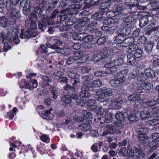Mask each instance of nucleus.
Here are the masks:
<instances>
[{
  "label": "nucleus",
  "instance_id": "obj_1",
  "mask_svg": "<svg viewBox=\"0 0 159 159\" xmlns=\"http://www.w3.org/2000/svg\"><path fill=\"white\" fill-rule=\"evenodd\" d=\"M93 79L94 76L92 74H89L82 78L83 85L81 88V91L80 92L81 97H85L87 98L90 97V93L87 91L92 92L94 90L93 87L92 86V81Z\"/></svg>",
  "mask_w": 159,
  "mask_h": 159
},
{
  "label": "nucleus",
  "instance_id": "obj_2",
  "mask_svg": "<svg viewBox=\"0 0 159 159\" xmlns=\"http://www.w3.org/2000/svg\"><path fill=\"white\" fill-rule=\"evenodd\" d=\"M100 23L97 21H91L87 25L85 29L86 33L91 34L94 41L97 42L96 37H98L101 35V33L99 31L97 30L101 27Z\"/></svg>",
  "mask_w": 159,
  "mask_h": 159
},
{
  "label": "nucleus",
  "instance_id": "obj_3",
  "mask_svg": "<svg viewBox=\"0 0 159 159\" xmlns=\"http://www.w3.org/2000/svg\"><path fill=\"white\" fill-rule=\"evenodd\" d=\"M129 71L128 69H125L117 72L114 75V78L116 79L111 80L110 83L113 86H120L126 81V76Z\"/></svg>",
  "mask_w": 159,
  "mask_h": 159
},
{
  "label": "nucleus",
  "instance_id": "obj_4",
  "mask_svg": "<svg viewBox=\"0 0 159 159\" xmlns=\"http://www.w3.org/2000/svg\"><path fill=\"white\" fill-rule=\"evenodd\" d=\"M62 44L61 42L59 39L55 37H51L49 40L46 43V46L49 48L56 50L57 53L62 54L65 53L66 51V48H61L58 46Z\"/></svg>",
  "mask_w": 159,
  "mask_h": 159
},
{
  "label": "nucleus",
  "instance_id": "obj_5",
  "mask_svg": "<svg viewBox=\"0 0 159 159\" xmlns=\"http://www.w3.org/2000/svg\"><path fill=\"white\" fill-rule=\"evenodd\" d=\"M158 107H155L153 108H149L148 110H144L141 112L140 117L141 119L145 120L150 117L156 119L159 116Z\"/></svg>",
  "mask_w": 159,
  "mask_h": 159
},
{
  "label": "nucleus",
  "instance_id": "obj_6",
  "mask_svg": "<svg viewBox=\"0 0 159 159\" xmlns=\"http://www.w3.org/2000/svg\"><path fill=\"white\" fill-rule=\"evenodd\" d=\"M27 2L23 3L22 5H20L23 7V13L24 15L27 16H29L28 17L29 19H34L37 17V15L35 12L34 7L30 6Z\"/></svg>",
  "mask_w": 159,
  "mask_h": 159
},
{
  "label": "nucleus",
  "instance_id": "obj_7",
  "mask_svg": "<svg viewBox=\"0 0 159 159\" xmlns=\"http://www.w3.org/2000/svg\"><path fill=\"white\" fill-rule=\"evenodd\" d=\"M39 16L41 17V20L38 22V26L42 31H44V29L46 27L47 25H52L55 23L54 20L51 18L50 16H48L44 14H43L42 16Z\"/></svg>",
  "mask_w": 159,
  "mask_h": 159
},
{
  "label": "nucleus",
  "instance_id": "obj_8",
  "mask_svg": "<svg viewBox=\"0 0 159 159\" xmlns=\"http://www.w3.org/2000/svg\"><path fill=\"white\" fill-rule=\"evenodd\" d=\"M107 102L103 104V106L100 107V116L102 117H105V121L106 123L110 122L113 119L112 115L111 113L107 111Z\"/></svg>",
  "mask_w": 159,
  "mask_h": 159
},
{
  "label": "nucleus",
  "instance_id": "obj_9",
  "mask_svg": "<svg viewBox=\"0 0 159 159\" xmlns=\"http://www.w3.org/2000/svg\"><path fill=\"white\" fill-rule=\"evenodd\" d=\"M37 110L39 115L44 119L51 120L54 117V115L53 114L51 113V110H52L51 108L49 110H47L44 111L43 107L42 106H39L37 107Z\"/></svg>",
  "mask_w": 159,
  "mask_h": 159
},
{
  "label": "nucleus",
  "instance_id": "obj_10",
  "mask_svg": "<svg viewBox=\"0 0 159 159\" xmlns=\"http://www.w3.org/2000/svg\"><path fill=\"white\" fill-rule=\"evenodd\" d=\"M74 82L73 83L72 86L69 84H66L63 88L64 90L66 93L68 94V93H73L75 92L76 89H79L80 87V83L79 81L74 80Z\"/></svg>",
  "mask_w": 159,
  "mask_h": 159
},
{
  "label": "nucleus",
  "instance_id": "obj_11",
  "mask_svg": "<svg viewBox=\"0 0 159 159\" xmlns=\"http://www.w3.org/2000/svg\"><path fill=\"white\" fill-rule=\"evenodd\" d=\"M106 48L101 49L98 52L95 51L93 52V60L94 61H98L102 59H105L106 61V56L104 52L106 51Z\"/></svg>",
  "mask_w": 159,
  "mask_h": 159
},
{
  "label": "nucleus",
  "instance_id": "obj_12",
  "mask_svg": "<svg viewBox=\"0 0 159 159\" xmlns=\"http://www.w3.org/2000/svg\"><path fill=\"white\" fill-rule=\"evenodd\" d=\"M38 33L33 30H30L24 31V30H21V33L19 37L21 39H29L34 38L37 36Z\"/></svg>",
  "mask_w": 159,
  "mask_h": 159
},
{
  "label": "nucleus",
  "instance_id": "obj_13",
  "mask_svg": "<svg viewBox=\"0 0 159 159\" xmlns=\"http://www.w3.org/2000/svg\"><path fill=\"white\" fill-rule=\"evenodd\" d=\"M82 4H73L70 5L66 9L67 14L70 15L77 14L78 13V9L81 8Z\"/></svg>",
  "mask_w": 159,
  "mask_h": 159
},
{
  "label": "nucleus",
  "instance_id": "obj_14",
  "mask_svg": "<svg viewBox=\"0 0 159 159\" xmlns=\"http://www.w3.org/2000/svg\"><path fill=\"white\" fill-rule=\"evenodd\" d=\"M74 54L76 56L78 64L84 63L88 60L89 56L86 54H83V52L77 50L74 52Z\"/></svg>",
  "mask_w": 159,
  "mask_h": 159
},
{
  "label": "nucleus",
  "instance_id": "obj_15",
  "mask_svg": "<svg viewBox=\"0 0 159 159\" xmlns=\"http://www.w3.org/2000/svg\"><path fill=\"white\" fill-rule=\"evenodd\" d=\"M112 10L114 13L116 15L121 14L122 16L127 15L126 13L125 12L126 9L123 5L116 4L113 7Z\"/></svg>",
  "mask_w": 159,
  "mask_h": 159
},
{
  "label": "nucleus",
  "instance_id": "obj_16",
  "mask_svg": "<svg viewBox=\"0 0 159 159\" xmlns=\"http://www.w3.org/2000/svg\"><path fill=\"white\" fill-rule=\"evenodd\" d=\"M152 146L150 151L152 152L156 149L159 147V133L157 132L153 133L152 135Z\"/></svg>",
  "mask_w": 159,
  "mask_h": 159
},
{
  "label": "nucleus",
  "instance_id": "obj_17",
  "mask_svg": "<svg viewBox=\"0 0 159 159\" xmlns=\"http://www.w3.org/2000/svg\"><path fill=\"white\" fill-rule=\"evenodd\" d=\"M118 48L116 47H112L110 50L109 53H107L106 54V61L108 62L110 61V60L111 59L114 60L117 55Z\"/></svg>",
  "mask_w": 159,
  "mask_h": 159
},
{
  "label": "nucleus",
  "instance_id": "obj_18",
  "mask_svg": "<svg viewBox=\"0 0 159 159\" xmlns=\"http://www.w3.org/2000/svg\"><path fill=\"white\" fill-rule=\"evenodd\" d=\"M46 4L45 1L43 0H40L39 4L36 7H34L35 12H36L37 16H41L43 14L45 8V4Z\"/></svg>",
  "mask_w": 159,
  "mask_h": 159
},
{
  "label": "nucleus",
  "instance_id": "obj_19",
  "mask_svg": "<svg viewBox=\"0 0 159 159\" xmlns=\"http://www.w3.org/2000/svg\"><path fill=\"white\" fill-rule=\"evenodd\" d=\"M24 85H20L21 88L28 89H32L34 88H36L37 87V81L36 80H31L30 84L28 82H26L25 80H23Z\"/></svg>",
  "mask_w": 159,
  "mask_h": 159
},
{
  "label": "nucleus",
  "instance_id": "obj_20",
  "mask_svg": "<svg viewBox=\"0 0 159 159\" xmlns=\"http://www.w3.org/2000/svg\"><path fill=\"white\" fill-rule=\"evenodd\" d=\"M79 94H80V93ZM68 95L70 96V98L75 101V102L78 105L81 106H83L85 104L86 102L81 99V98L83 97L81 96L80 94V97H79L76 94L75 92H74V93H68Z\"/></svg>",
  "mask_w": 159,
  "mask_h": 159
},
{
  "label": "nucleus",
  "instance_id": "obj_21",
  "mask_svg": "<svg viewBox=\"0 0 159 159\" xmlns=\"http://www.w3.org/2000/svg\"><path fill=\"white\" fill-rule=\"evenodd\" d=\"M129 111L126 110L123 112H118L115 115V116L116 119L118 120L124 121L125 119L127 118Z\"/></svg>",
  "mask_w": 159,
  "mask_h": 159
},
{
  "label": "nucleus",
  "instance_id": "obj_22",
  "mask_svg": "<svg viewBox=\"0 0 159 159\" xmlns=\"http://www.w3.org/2000/svg\"><path fill=\"white\" fill-rule=\"evenodd\" d=\"M68 96H64L61 98L60 102L61 104L66 107H70L72 103L71 98Z\"/></svg>",
  "mask_w": 159,
  "mask_h": 159
},
{
  "label": "nucleus",
  "instance_id": "obj_23",
  "mask_svg": "<svg viewBox=\"0 0 159 159\" xmlns=\"http://www.w3.org/2000/svg\"><path fill=\"white\" fill-rule=\"evenodd\" d=\"M148 129L142 123L139 124L136 129V132L138 134H145L148 132Z\"/></svg>",
  "mask_w": 159,
  "mask_h": 159
},
{
  "label": "nucleus",
  "instance_id": "obj_24",
  "mask_svg": "<svg viewBox=\"0 0 159 159\" xmlns=\"http://www.w3.org/2000/svg\"><path fill=\"white\" fill-rule=\"evenodd\" d=\"M84 123L82 125H79L81 127V129L84 131L86 132L90 131L91 128V125L92 123L91 120H88L86 121H84Z\"/></svg>",
  "mask_w": 159,
  "mask_h": 159
},
{
  "label": "nucleus",
  "instance_id": "obj_25",
  "mask_svg": "<svg viewBox=\"0 0 159 159\" xmlns=\"http://www.w3.org/2000/svg\"><path fill=\"white\" fill-rule=\"evenodd\" d=\"M133 30L132 25L130 24H128L125 28L121 30L120 33L124 36L127 35H129Z\"/></svg>",
  "mask_w": 159,
  "mask_h": 159
},
{
  "label": "nucleus",
  "instance_id": "obj_26",
  "mask_svg": "<svg viewBox=\"0 0 159 159\" xmlns=\"http://www.w3.org/2000/svg\"><path fill=\"white\" fill-rule=\"evenodd\" d=\"M128 99L129 101L135 102L139 103V101H141V98L140 95L134 93L130 95L128 97Z\"/></svg>",
  "mask_w": 159,
  "mask_h": 159
},
{
  "label": "nucleus",
  "instance_id": "obj_27",
  "mask_svg": "<svg viewBox=\"0 0 159 159\" xmlns=\"http://www.w3.org/2000/svg\"><path fill=\"white\" fill-rule=\"evenodd\" d=\"M129 114H128L127 118L126 119H128L130 121L134 122L137 121L139 118L138 116L136 115L138 113L134 112V111H129Z\"/></svg>",
  "mask_w": 159,
  "mask_h": 159
},
{
  "label": "nucleus",
  "instance_id": "obj_28",
  "mask_svg": "<svg viewBox=\"0 0 159 159\" xmlns=\"http://www.w3.org/2000/svg\"><path fill=\"white\" fill-rule=\"evenodd\" d=\"M49 89L55 100L57 99L58 95V89L53 85H49Z\"/></svg>",
  "mask_w": 159,
  "mask_h": 159
},
{
  "label": "nucleus",
  "instance_id": "obj_29",
  "mask_svg": "<svg viewBox=\"0 0 159 159\" xmlns=\"http://www.w3.org/2000/svg\"><path fill=\"white\" fill-rule=\"evenodd\" d=\"M134 41V39L133 37L125 38L121 46L124 47H127L133 44Z\"/></svg>",
  "mask_w": 159,
  "mask_h": 159
},
{
  "label": "nucleus",
  "instance_id": "obj_30",
  "mask_svg": "<svg viewBox=\"0 0 159 159\" xmlns=\"http://www.w3.org/2000/svg\"><path fill=\"white\" fill-rule=\"evenodd\" d=\"M106 62L107 63L105 65V67L108 68L107 70L109 72L111 73H114L117 71L118 70L117 67L114 66H111V64L112 63H111L110 61L108 62L106 61Z\"/></svg>",
  "mask_w": 159,
  "mask_h": 159
},
{
  "label": "nucleus",
  "instance_id": "obj_31",
  "mask_svg": "<svg viewBox=\"0 0 159 159\" xmlns=\"http://www.w3.org/2000/svg\"><path fill=\"white\" fill-rule=\"evenodd\" d=\"M124 36V35L121 34V33H120V34H118V35L114 38V43L116 44L120 43L121 45L125 38Z\"/></svg>",
  "mask_w": 159,
  "mask_h": 159
},
{
  "label": "nucleus",
  "instance_id": "obj_32",
  "mask_svg": "<svg viewBox=\"0 0 159 159\" xmlns=\"http://www.w3.org/2000/svg\"><path fill=\"white\" fill-rule=\"evenodd\" d=\"M143 105L145 108H152L156 107L155 106L157 105V103L154 100H150L143 102Z\"/></svg>",
  "mask_w": 159,
  "mask_h": 159
},
{
  "label": "nucleus",
  "instance_id": "obj_33",
  "mask_svg": "<svg viewBox=\"0 0 159 159\" xmlns=\"http://www.w3.org/2000/svg\"><path fill=\"white\" fill-rule=\"evenodd\" d=\"M65 12L64 10L60 11L58 9H56L53 11L50 16L53 20L56 17H59L60 14H63Z\"/></svg>",
  "mask_w": 159,
  "mask_h": 159
},
{
  "label": "nucleus",
  "instance_id": "obj_34",
  "mask_svg": "<svg viewBox=\"0 0 159 159\" xmlns=\"http://www.w3.org/2000/svg\"><path fill=\"white\" fill-rule=\"evenodd\" d=\"M148 22V17L146 15L142 16L139 19V26L141 28L147 25Z\"/></svg>",
  "mask_w": 159,
  "mask_h": 159
},
{
  "label": "nucleus",
  "instance_id": "obj_35",
  "mask_svg": "<svg viewBox=\"0 0 159 159\" xmlns=\"http://www.w3.org/2000/svg\"><path fill=\"white\" fill-rule=\"evenodd\" d=\"M82 115L84 119L86 121L88 120H91L93 118L92 114L85 110H83L82 111Z\"/></svg>",
  "mask_w": 159,
  "mask_h": 159
},
{
  "label": "nucleus",
  "instance_id": "obj_36",
  "mask_svg": "<svg viewBox=\"0 0 159 159\" xmlns=\"http://www.w3.org/2000/svg\"><path fill=\"white\" fill-rule=\"evenodd\" d=\"M16 5H13L12 4L11 1L10 0H6L4 3V5L7 11H9L12 9L16 7Z\"/></svg>",
  "mask_w": 159,
  "mask_h": 159
},
{
  "label": "nucleus",
  "instance_id": "obj_37",
  "mask_svg": "<svg viewBox=\"0 0 159 159\" xmlns=\"http://www.w3.org/2000/svg\"><path fill=\"white\" fill-rule=\"evenodd\" d=\"M101 94L105 97L111 96L113 94L112 91L110 89L102 88L101 90Z\"/></svg>",
  "mask_w": 159,
  "mask_h": 159
},
{
  "label": "nucleus",
  "instance_id": "obj_38",
  "mask_svg": "<svg viewBox=\"0 0 159 159\" xmlns=\"http://www.w3.org/2000/svg\"><path fill=\"white\" fill-rule=\"evenodd\" d=\"M124 129L123 124L120 123H118L116 125V129H114L113 133L116 134H120L123 131Z\"/></svg>",
  "mask_w": 159,
  "mask_h": 159
},
{
  "label": "nucleus",
  "instance_id": "obj_39",
  "mask_svg": "<svg viewBox=\"0 0 159 159\" xmlns=\"http://www.w3.org/2000/svg\"><path fill=\"white\" fill-rule=\"evenodd\" d=\"M144 72H145L146 76L148 78H152L156 75L155 72L150 68H146L144 70Z\"/></svg>",
  "mask_w": 159,
  "mask_h": 159
},
{
  "label": "nucleus",
  "instance_id": "obj_40",
  "mask_svg": "<svg viewBox=\"0 0 159 159\" xmlns=\"http://www.w3.org/2000/svg\"><path fill=\"white\" fill-rule=\"evenodd\" d=\"M127 63L129 65H132L135 63L136 61V57L133 54L129 53L127 55Z\"/></svg>",
  "mask_w": 159,
  "mask_h": 159
},
{
  "label": "nucleus",
  "instance_id": "obj_41",
  "mask_svg": "<svg viewBox=\"0 0 159 159\" xmlns=\"http://www.w3.org/2000/svg\"><path fill=\"white\" fill-rule=\"evenodd\" d=\"M86 33L85 32L74 34L72 35V38L75 40L83 41L84 34H86Z\"/></svg>",
  "mask_w": 159,
  "mask_h": 159
},
{
  "label": "nucleus",
  "instance_id": "obj_42",
  "mask_svg": "<svg viewBox=\"0 0 159 159\" xmlns=\"http://www.w3.org/2000/svg\"><path fill=\"white\" fill-rule=\"evenodd\" d=\"M107 130L104 131L103 133V135H106L108 134H113L114 133V128L113 126L109 124L106 126Z\"/></svg>",
  "mask_w": 159,
  "mask_h": 159
},
{
  "label": "nucleus",
  "instance_id": "obj_43",
  "mask_svg": "<svg viewBox=\"0 0 159 159\" xmlns=\"http://www.w3.org/2000/svg\"><path fill=\"white\" fill-rule=\"evenodd\" d=\"M114 59L113 60L112 59H110V62L111 63L114 64V65L116 66L120 65L123 62V59L121 57L118 58L116 56Z\"/></svg>",
  "mask_w": 159,
  "mask_h": 159
},
{
  "label": "nucleus",
  "instance_id": "obj_44",
  "mask_svg": "<svg viewBox=\"0 0 159 159\" xmlns=\"http://www.w3.org/2000/svg\"><path fill=\"white\" fill-rule=\"evenodd\" d=\"M43 81L42 83V86L45 87L49 86L48 82H51V80L46 75H43L41 77Z\"/></svg>",
  "mask_w": 159,
  "mask_h": 159
},
{
  "label": "nucleus",
  "instance_id": "obj_45",
  "mask_svg": "<svg viewBox=\"0 0 159 159\" xmlns=\"http://www.w3.org/2000/svg\"><path fill=\"white\" fill-rule=\"evenodd\" d=\"M10 11V16L11 18L12 19H16L18 17L19 11L16 9V7L12 9Z\"/></svg>",
  "mask_w": 159,
  "mask_h": 159
},
{
  "label": "nucleus",
  "instance_id": "obj_46",
  "mask_svg": "<svg viewBox=\"0 0 159 159\" xmlns=\"http://www.w3.org/2000/svg\"><path fill=\"white\" fill-rule=\"evenodd\" d=\"M87 28V26L84 27L82 26L80 23H79L75 25L74 26V28L75 29L76 31L79 33L82 32H85V29Z\"/></svg>",
  "mask_w": 159,
  "mask_h": 159
},
{
  "label": "nucleus",
  "instance_id": "obj_47",
  "mask_svg": "<svg viewBox=\"0 0 159 159\" xmlns=\"http://www.w3.org/2000/svg\"><path fill=\"white\" fill-rule=\"evenodd\" d=\"M83 41L86 43L91 42L92 41H94V40L91 34L86 33V34H84V37Z\"/></svg>",
  "mask_w": 159,
  "mask_h": 159
},
{
  "label": "nucleus",
  "instance_id": "obj_48",
  "mask_svg": "<svg viewBox=\"0 0 159 159\" xmlns=\"http://www.w3.org/2000/svg\"><path fill=\"white\" fill-rule=\"evenodd\" d=\"M9 24V21L8 19L4 16L0 17V24L3 27H6Z\"/></svg>",
  "mask_w": 159,
  "mask_h": 159
},
{
  "label": "nucleus",
  "instance_id": "obj_49",
  "mask_svg": "<svg viewBox=\"0 0 159 159\" xmlns=\"http://www.w3.org/2000/svg\"><path fill=\"white\" fill-rule=\"evenodd\" d=\"M153 46V42L151 41H149L147 42V43L146 44L144 49L147 52H150L152 50Z\"/></svg>",
  "mask_w": 159,
  "mask_h": 159
},
{
  "label": "nucleus",
  "instance_id": "obj_50",
  "mask_svg": "<svg viewBox=\"0 0 159 159\" xmlns=\"http://www.w3.org/2000/svg\"><path fill=\"white\" fill-rule=\"evenodd\" d=\"M91 19L95 20L97 21H101L104 19V17H101L100 15L98 13V12L95 13L91 16Z\"/></svg>",
  "mask_w": 159,
  "mask_h": 159
},
{
  "label": "nucleus",
  "instance_id": "obj_51",
  "mask_svg": "<svg viewBox=\"0 0 159 159\" xmlns=\"http://www.w3.org/2000/svg\"><path fill=\"white\" fill-rule=\"evenodd\" d=\"M148 79L146 75L144 72L143 73H140L137 76V79L138 81L142 82L147 80Z\"/></svg>",
  "mask_w": 159,
  "mask_h": 159
},
{
  "label": "nucleus",
  "instance_id": "obj_52",
  "mask_svg": "<svg viewBox=\"0 0 159 159\" xmlns=\"http://www.w3.org/2000/svg\"><path fill=\"white\" fill-rule=\"evenodd\" d=\"M122 104L113 101L109 105V107L111 109H119L121 107Z\"/></svg>",
  "mask_w": 159,
  "mask_h": 159
},
{
  "label": "nucleus",
  "instance_id": "obj_53",
  "mask_svg": "<svg viewBox=\"0 0 159 159\" xmlns=\"http://www.w3.org/2000/svg\"><path fill=\"white\" fill-rule=\"evenodd\" d=\"M75 62H76L77 64V60L76 56L75 57H69L66 60V63L67 65H70Z\"/></svg>",
  "mask_w": 159,
  "mask_h": 159
},
{
  "label": "nucleus",
  "instance_id": "obj_54",
  "mask_svg": "<svg viewBox=\"0 0 159 159\" xmlns=\"http://www.w3.org/2000/svg\"><path fill=\"white\" fill-rule=\"evenodd\" d=\"M18 111V109L16 107H14L12 111H10V112L7 113V115L6 116L9 117V119H13L14 116L16 114V112Z\"/></svg>",
  "mask_w": 159,
  "mask_h": 159
},
{
  "label": "nucleus",
  "instance_id": "obj_55",
  "mask_svg": "<svg viewBox=\"0 0 159 159\" xmlns=\"http://www.w3.org/2000/svg\"><path fill=\"white\" fill-rule=\"evenodd\" d=\"M137 45L135 44H131L128 48V51H127L129 53L135 51L138 49Z\"/></svg>",
  "mask_w": 159,
  "mask_h": 159
},
{
  "label": "nucleus",
  "instance_id": "obj_56",
  "mask_svg": "<svg viewBox=\"0 0 159 159\" xmlns=\"http://www.w3.org/2000/svg\"><path fill=\"white\" fill-rule=\"evenodd\" d=\"M143 53V51L140 48H138V49L135 51L134 55V56L136 58L139 59L142 57Z\"/></svg>",
  "mask_w": 159,
  "mask_h": 159
},
{
  "label": "nucleus",
  "instance_id": "obj_57",
  "mask_svg": "<svg viewBox=\"0 0 159 159\" xmlns=\"http://www.w3.org/2000/svg\"><path fill=\"white\" fill-rule=\"evenodd\" d=\"M112 0H107V1L103 2L100 4V7L107 8L108 7H110L112 4Z\"/></svg>",
  "mask_w": 159,
  "mask_h": 159
},
{
  "label": "nucleus",
  "instance_id": "obj_58",
  "mask_svg": "<svg viewBox=\"0 0 159 159\" xmlns=\"http://www.w3.org/2000/svg\"><path fill=\"white\" fill-rule=\"evenodd\" d=\"M147 124L152 126L159 124V119H154L153 120H149L147 121Z\"/></svg>",
  "mask_w": 159,
  "mask_h": 159
},
{
  "label": "nucleus",
  "instance_id": "obj_59",
  "mask_svg": "<svg viewBox=\"0 0 159 159\" xmlns=\"http://www.w3.org/2000/svg\"><path fill=\"white\" fill-rule=\"evenodd\" d=\"M143 89L147 90H150L153 88V85L151 83L146 82L143 84Z\"/></svg>",
  "mask_w": 159,
  "mask_h": 159
},
{
  "label": "nucleus",
  "instance_id": "obj_60",
  "mask_svg": "<svg viewBox=\"0 0 159 159\" xmlns=\"http://www.w3.org/2000/svg\"><path fill=\"white\" fill-rule=\"evenodd\" d=\"M67 75L71 79H77L79 77V75L77 73L73 72L71 71H69L68 72Z\"/></svg>",
  "mask_w": 159,
  "mask_h": 159
},
{
  "label": "nucleus",
  "instance_id": "obj_61",
  "mask_svg": "<svg viewBox=\"0 0 159 159\" xmlns=\"http://www.w3.org/2000/svg\"><path fill=\"white\" fill-rule=\"evenodd\" d=\"M135 19L134 16L130 15L123 18V20L126 23H130L134 21Z\"/></svg>",
  "mask_w": 159,
  "mask_h": 159
},
{
  "label": "nucleus",
  "instance_id": "obj_62",
  "mask_svg": "<svg viewBox=\"0 0 159 159\" xmlns=\"http://www.w3.org/2000/svg\"><path fill=\"white\" fill-rule=\"evenodd\" d=\"M102 84V82L98 80H94L93 81L92 83V86L95 87H100Z\"/></svg>",
  "mask_w": 159,
  "mask_h": 159
},
{
  "label": "nucleus",
  "instance_id": "obj_63",
  "mask_svg": "<svg viewBox=\"0 0 159 159\" xmlns=\"http://www.w3.org/2000/svg\"><path fill=\"white\" fill-rule=\"evenodd\" d=\"M141 143H142L143 146L145 147L149 146L150 148V149H151L152 146V142L150 143L149 140L147 138H146V139Z\"/></svg>",
  "mask_w": 159,
  "mask_h": 159
},
{
  "label": "nucleus",
  "instance_id": "obj_64",
  "mask_svg": "<svg viewBox=\"0 0 159 159\" xmlns=\"http://www.w3.org/2000/svg\"><path fill=\"white\" fill-rule=\"evenodd\" d=\"M119 153L123 156H126L128 155V150L126 148L123 147L119 151Z\"/></svg>",
  "mask_w": 159,
  "mask_h": 159
}]
</instances>
